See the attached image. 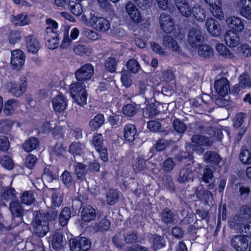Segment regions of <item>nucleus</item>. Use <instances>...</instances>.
I'll list each match as a JSON object with an SVG mask.
<instances>
[{
	"mask_svg": "<svg viewBox=\"0 0 251 251\" xmlns=\"http://www.w3.org/2000/svg\"><path fill=\"white\" fill-rule=\"evenodd\" d=\"M0 163L2 166L9 170H12L14 166L13 161L10 157L6 156L0 157Z\"/></svg>",
	"mask_w": 251,
	"mask_h": 251,
	"instance_id": "603ef678",
	"label": "nucleus"
},
{
	"mask_svg": "<svg viewBox=\"0 0 251 251\" xmlns=\"http://www.w3.org/2000/svg\"><path fill=\"white\" fill-rule=\"evenodd\" d=\"M21 202L26 205H30L35 201V197L33 192L27 191L24 192L20 197Z\"/></svg>",
	"mask_w": 251,
	"mask_h": 251,
	"instance_id": "a19ab883",
	"label": "nucleus"
},
{
	"mask_svg": "<svg viewBox=\"0 0 251 251\" xmlns=\"http://www.w3.org/2000/svg\"><path fill=\"white\" fill-rule=\"evenodd\" d=\"M96 217L95 209L91 205H86L83 207L81 212V217L85 222L93 221Z\"/></svg>",
	"mask_w": 251,
	"mask_h": 251,
	"instance_id": "5701e85b",
	"label": "nucleus"
},
{
	"mask_svg": "<svg viewBox=\"0 0 251 251\" xmlns=\"http://www.w3.org/2000/svg\"><path fill=\"white\" fill-rule=\"evenodd\" d=\"M52 104L54 110L60 113L66 108L67 100L64 96L58 95L52 99Z\"/></svg>",
	"mask_w": 251,
	"mask_h": 251,
	"instance_id": "6ab92c4d",
	"label": "nucleus"
},
{
	"mask_svg": "<svg viewBox=\"0 0 251 251\" xmlns=\"http://www.w3.org/2000/svg\"><path fill=\"white\" fill-rule=\"evenodd\" d=\"M251 217V207L244 205L240 210V214L235 215L229 221V226L233 229H238L243 221Z\"/></svg>",
	"mask_w": 251,
	"mask_h": 251,
	"instance_id": "7ed1b4c3",
	"label": "nucleus"
},
{
	"mask_svg": "<svg viewBox=\"0 0 251 251\" xmlns=\"http://www.w3.org/2000/svg\"><path fill=\"white\" fill-rule=\"evenodd\" d=\"M69 92L72 98L79 105L86 104L87 93L84 82L78 81L72 83L69 87Z\"/></svg>",
	"mask_w": 251,
	"mask_h": 251,
	"instance_id": "f03ea898",
	"label": "nucleus"
},
{
	"mask_svg": "<svg viewBox=\"0 0 251 251\" xmlns=\"http://www.w3.org/2000/svg\"><path fill=\"white\" fill-rule=\"evenodd\" d=\"M104 118L102 114H97L89 122V126L91 130L94 131L99 128L104 123Z\"/></svg>",
	"mask_w": 251,
	"mask_h": 251,
	"instance_id": "2f4dec72",
	"label": "nucleus"
},
{
	"mask_svg": "<svg viewBox=\"0 0 251 251\" xmlns=\"http://www.w3.org/2000/svg\"><path fill=\"white\" fill-rule=\"evenodd\" d=\"M117 61L115 57L107 58L104 64L105 70L110 73L115 72L116 70Z\"/></svg>",
	"mask_w": 251,
	"mask_h": 251,
	"instance_id": "a18cd8bd",
	"label": "nucleus"
},
{
	"mask_svg": "<svg viewBox=\"0 0 251 251\" xmlns=\"http://www.w3.org/2000/svg\"><path fill=\"white\" fill-rule=\"evenodd\" d=\"M146 161L142 158H138L133 166V169L136 172H140L146 168Z\"/></svg>",
	"mask_w": 251,
	"mask_h": 251,
	"instance_id": "680f3d73",
	"label": "nucleus"
},
{
	"mask_svg": "<svg viewBox=\"0 0 251 251\" xmlns=\"http://www.w3.org/2000/svg\"><path fill=\"white\" fill-rule=\"evenodd\" d=\"M15 191L14 188H10L6 190L2 195V198L6 201H11L9 204V209L12 217H14L16 212V196Z\"/></svg>",
	"mask_w": 251,
	"mask_h": 251,
	"instance_id": "a211bd4d",
	"label": "nucleus"
},
{
	"mask_svg": "<svg viewBox=\"0 0 251 251\" xmlns=\"http://www.w3.org/2000/svg\"><path fill=\"white\" fill-rule=\"evenodd\" d=\"M192 14L195 19L199 22L204 21L206 18L204 10L199 6L193 7Z\"/></svg>",
	"mask_w": 251,
	"mask_h": 251,
	"instance_id": "e433bc0d",
	"label": "nucleus"
},
{
	"mask_svg": "<svg viewBox=\"0 0 251 251\" xmlns=\"http://www.w3.org/2000/svg\"><path fill=\"white\" fill-rule=\"evenodd\" d=\"M77 0H70L69 1V8L72 13L75 16H79L82 13V5Z\"/></svg>",
	"mask_w": 251,
	"mask_h": 251,
	"instance_id": "72a5a7b5",
	"label": "nucleus"
},
{
	"mask_svg": "<svg viewBox=\"0 0 251 251\" xmlns=\"http://www.w3.org/2000/svg\"><path fill=\"white\" fill-rule=\"evenodd\" d=\"M94 74V68L90 63H87L77 70L75 76L78 81H84L90 79Z\"/></svg>",
	"mask_w": 251,
	"mask_h": 251,
	"instance_id": "20e7f679",
	"label": "nucleus"
},
{
	"mask_svg": "<svg viewBox=\"0 0 251 251\" xmlns=\"http://www.w3.org/2000/svg\"><path fill=\"white\" fill-rule=\"evenodd\" d=\"M120 193L116 190H110L106 196V201L109 205H113L118 201Z\"/></svg>",
	"mask_w": 251,
	"mask_h": 251,
	"instance_id": "37998d69",
	"label": "nucleus"
},
{
	"mask_svg": "<svg viewBox=\"0 0 251 251\" xmlns=\"http://www.w3.org/2000/svg\"><path fill=\"white\" fill-rule=\"evenodd\" d=\"M50 244L53 249L60 250L65 244V240L61 233L56 232L51 237Z\"/></svg>",
	"mask_w": 251,
	"mask_h": 251,
	"instance_id": "b1692460",
	"label": "nucleus"
},
{
	"mask_svg": "<svg viewBox=\"0 0 251 251\" xmlns=\"http://www.w3.org/2000/svg\"><path fill=\"white\" fill-rule=\"evenodd\" d=\"M226 44L230 47L238 46L240 42V37L238 33L233 30H227L225 36Z\"/></svg>",
	"mask_w": 251,
	"mask_h": 251,
	"instance_id": "aec40b11",
	"label": "nucleus"
},
{
	"mask_svg": "<svg viewBox=\"0 0 251 251\" xmlns=\"http://www.w3.org/2000/svg\"><path fill=\"white\" fill-rule=\"evenodd\" d=\"M27 86L26 77L23 76L19 82L18 89H17V94L18 93V96L22 95L26 91Z\"/></svg>",
	"mask_w": 251,
	"mask_h": 251,
	"instance_id": "e2e57ef3",
	"label": "nucleus"
},
{
	"mask_svg": "<svg viewBox=\"0 0 251 251\" xmlns=\"http://www.w3.org/2000/svg\"><path fill=\"white\" fill-rule=\"evenodd\" d=\"M245 20L236 16H231L226 21L227 25L230 28L229 30H233L236 33H240L245 28Z\"/></svg>",
	"mask_w": 251,
	"mask_h": 251,
	"instance_id": "6e6552de",
	"label": "nucleus"
},
{
	"mask_svg": "<svg viewBox=\"0 0 251 251\" xmlns=\"http://www.w3.org/2000/svg\"><path fill=\"white\" fill-rule=\"evenodd\" d=\"M51 195V204L54 207H59L62 204L63 198L56 189H53Z\"/></svg>",
	"mask_w": 251,
	"mask_h": 251,
	"instance_id": "49530a36",
	"label": "nucleus"
},
{
	"mask_svg": "<svg viewBox=\"0 0 251 251\" xmlns=\"http://www.w3.org/2000/svg\"><path fill=\"white\" fill-rule=\"evenodd\" d=\"M214 178L213 171L208 166H206L203 170L201 179L205 183H209Z\"/></svg>",
	"mask_w": 251,
	"mask_h": 251,
	"instance_id": "79ce46f5",
	"label": "nucleus"
},
{
	"mask_svg": "<svg viewBox=\"0 0 251 251\" xmlns=\"http://www.w3.org/2000/svg\"><path fill=\"white\" fill-rule=\"evenodd\" d=\"M85 149V146L80 142H73L69 146V151L74 155H80L83 154Z\"/></svg>",
	"mask_w": 251,
	"mask_h": 251,
	"instance_id": "c756f323",
	"label": "nucleus"
},
{
	"mask_svg": "<svg viewBox=\"0 0 251 251\" xmlns=\"http://www.w3.org/2000/svg\"><path fill=\"white\" fill-rule=\"evenodd\" d=\"M103 137L101 134L95 133L93 137V145L94 146L96 150H100L102 147H104L103 144Z\"/></svg>",
	"mask_w": 251,
	"mask_h": 251,
	"instance_id": "5fc2aeb1",
	"label": "nucleus"
},
{
	"mask_svg": "<svg viewBox=\"0 0 251 251\" xmlns=\"http://www.w3.org/2000/svg\"><path fill=\"white\" fill-rule=\"evenodd\" d=\"M162 221L165 224H170L175 220V215L169 209L166 208L161 213Z\"/></svg>",
	"mask_w": 251,
	"mask_h": 251,
	"instance_id": "ea45409f",
	"label": "nucleus"
},
{
	"mask_svg": "<svg viewBox=\"0 0 251 251\" xmlns=\"http://www.w3.org/2000/svg\"><path fill=\"white\" fill-rule=\"evenodd\" d=\"M80 243L78 237L71 238L70 240V248L71 251H81Z\"/></svg>",
	"mask_w": 251,
	"mask_h": 251,
	"instance_id": "774afa93",
	"label": "nucleus"
},
{
	"mask_svg": "<svg viewBox=\"0 0 251 251\" xmlns=\"http://www.w3.org/2000/svg\"><path fill=\"white\" fill-rule=\"evenodd\" d=\"M45 39L50 46V49H54L59 42V34L56 30L51 29L50 27L46 29Z\"/></svg>",
	"mask_w": 251,
	"mask_h": 251,
	"instance_id": "f3484780",
	"label": "nucleus"
},
{
	"mask_svg": "<svg viewBox=\"0 0 251 251\" xmlns=\"http://www.w3.org/2000/svg\"><path fill=\"white\" fill-rule=\"evenodd\" d=\"M16 102L14 99L7 100L4 104L3 112L6 115H11L14 112Z\"/></svg>",
	"mask_w": 251,
	"mask_h": 251,
	"instance_id": "6e6d98bb",
	"label": "nucleus"
},
{
	"mask_svg": "<svg viewBox=\"0 0 251 251\" xmlns=\"http://www.w3.org/2000/svg\"><path fill=\"white\" fill-rule=\"evenodd\" d=\"M210 10L213 16L218 19L221 20L224 17V14L222 9V4L220 0H216L212 4H209Z\"/></svg>",
	"mask_w": 251,
	"mask_h": 251,
	"instance_id": "bb28decb",
	"label": "nucleus"
},
{
	"mask_svg": "<svg viewBox=\"0 0 251 251\" xmlns=\"http://www.w3.org/2000/svg\"><path fill=\"white\" fill-rule=\"evenodd\" d=\"M81 251H87L91 247V242L85 237H78Z\"/></svg>",
	"mask_w": 251,
	"mask_h": 251,
	"instance_id": "864d4df0",
	"label": "nucleus"
},
{
	"mask_svg": "<svg viewBox=\"0 0 251 251\" xmlns=\"http://www.w3.org/2000/svg\"><path fill=\"white\" fill-rule=\"evenodd\" d=\"M75 173L77 179L82 180L86 174V165L80 162H76L75 166Z\"/></svg>",
	"mask_w": 251,
	"mask_h": 251,
	"instance_id": "f704fd0d",
	"label": "nucleus"
},
{
	"mask_svg": "<svg viewBox=\"0 0 251 251\" xmlns=\"http://www.w3.org/2000/svg\"><path fill=\"white\" fill-rule=\"evenodd\" d=\"M162 44L167 49L174 51H179V47L176 41L172 37L166 35L163 37Z\"/></svg>",
	"mask_w": 251,
	"mask_h": 251,
	"instance_id": "a878e982",
	"label": "nucleus"
},
{
	"mask_svg": "<svg viewBox=\"0 0 251 251\" xmlns=\"http://www.w3.org/2000/svg\"><path fill=\"white\" fill-rule=\"evenodd\" d=\"M138 109L132 104H128L123 107L122 111L124 115L131 117L134 116L137 112Z\"/></svg>",
	"mask_w": 251,
	"mask_h": 251,
	"instance_id": "de8ad7c7",
	"label": "nucleus"
},
{
	"mask_svg": "<svg viewBox=\"0 0 251 251\" xmlns=\"http://www.w3.org/2000/svg\"><path fill=\"white\" fill-rule=\"evenodd\" d=\"M241 161L245 164H250L251 163V154L249 151L243 150L240 154Z\"/></svg>",
	"mask_w": 251,
	"mask_h": 251,
	"instance_id": "338daca9",
	"label": "nucleus"
},
{
	"mask_svg": "<svg viewBox=\"0 0 251 251\" xmlns=\"http://www.w3.org/2000/svg\"><path fill=\"white\" fill-rule=\"evenodd\" d=\"M126 11L130 20L135 23H139L142 20V16L138 9L131 1H128L125 4Z\"/></svg>",
	"mask_w": 251,
	"mask_h": 251,
	"instance_id": "9d476101",
	"label": "nucleus"
},
{
	"mask_svg": "<svg viewBox=\"0 0 251 251\" xmlns=\"http://www.w3.org/2000/svg\"><path fill=\"white\" fill-rule=\"evenodd\" d=\"M214 88L219 95L225 97L227 94L229 88L228 80L225 77L216 80L214 83Z\"/></svg>",
	"mask_w": 251,
	"mask_h": 251,
	"instance_id": "dca6fc26",
	"label": "nucleus"
},
{
	"mask_svg": "<svg viewBox=\"0 0 251 251\" xmlns=\"http://www.w3.org/2000/svg\"><path fill=\"white\" fill-rule=\"evenodd\" d=\"M159 24L162 29L167 33H171L174 29V21L169 14L163 13L159 18Z\"/></svg>",
	"mask_w": 251,
	"mask_h": 251,
	"instance_id": "4468645a",
	"label": "nucleus"
},
{
	"mask_svg": "<svg viewBox=\"0 0 251 251\" xmlns=\"http://www.w3.org/2000/svg\"><path fill=\"white\" fill-rule=\"evenodd\" d=\"M198 53L202 57L209 58L213 55V50L208 45L203 44L199 48Z\"/></svg>",
	"mask_w": 251,
	"mask_h": 251,
	"instance_id": "c9c22d12",
	"label": "nucleus"
},
{
	"mask_svg": "<svg viewBox=\"0 0 251 251\" xmlns=\"http://www.w3.org/2000/svg\"><path fill=\"white\" fill-rule=\"evenodd\" d=\"M127 69L133 73H137L140 69L138 62L134 59L129 60L126 63Z\"/></svg>",
	"mask_w": 251,
	"mask_h": 251,
	"instance_id": "3c124183",
	"label": "nucleus"
},
{
	"mask_svg": "<svg viewBox=\"0 0 251 251\" xmlns=\"http://www.w3.org/2000/svg\"><path fill=\"white\" fill-rule=\"evenodd\" d=\"M239 81L237 86H235V92H238L241 89H246L251 86V80L249 75L246 74H242L239 78Z\"/></svg>",
	"mask_w": 251,
	"mask_h": 251,
	"instance_id": "c85d7f7f",
	"label": "nucleus"
},
{
	"mask_svg": "<svg viewBox=\"0 0 251 251\" xmlns=\"http://www.w3.org/2000/svg\"><path fill=\"white\" fill-rule=\"evenodd\" d=\"M175 165L176 164L172 158L169 157L167 158L162 163V167L163 172L166 173L171 172L174 168Z\"/></svg>",
	"mask_w": 251,
	"mask_h": 251,
	"instance_id": "09e8293b",
	"label": "nucleus"
},
{
	"mask_svg": "<svg viewBox=\"0 0 251 251\" xmlns=\"http://www.w3.org/2000/svg\"><path fill=\"white\" fill-rule=\"evenodd\" d=\"M216 49L218 53L225 58H232L234 57V55L230 52L229 50L222 44H217L216 46Z\"/></svg>",
	"mask_w": 251,
	"mask_h": 251,
	"instance_id": "4c0bfd02",
	"label": "nucleus"
},
{
	"mask_svg": "<svg viewBox=\"0 0 251 251\" xmlns=\"http://www.w3.org/2000/svg\"><path fill=\"white\" fill-rule=\"evenodd\" d=\"M33 233L39 237H44L49 231V223L45 212L38 211L32 223Z\"/></svg>",
	"mask_w": 251,
	"mask_h": 251,
	"instance_id": "f257e3e1",
	"label": "nucleus"
},
{
	"mask_svg": "<svg viewBox=\"0 0 251 251\" xmlns=\"http://www.w3.org/2000/svg\"><path fill=\"white\" fill-rule=\"evenodd\" d=\"M26 48L28 52L36 53L40 48L39 40L34 36L29 35L25 38Z\"/></svg>",
	"mask_w": 251,
	"mask_h": 251,
	"instance_id": "412c9836",
	"label": "nucleus"
},
{
	"mask_svg": "<svg viewBox=\"0 0 251 251\" xmlns=\"http://www.w3.org/2000/svg\"><path fill=\"white\" fill-rule=\"evenodd\" d=\"M82 34L86 38L92 40H96L99 38V35L95 31L88 28H84Z\"/></svg>",
	"mask_w": 251,
	"mask_h": 251,
	"instance_id": "052dcab7",
	"label": "nucleus"
},
{
	"mask_svg": "<svg viewBox=\"0 0 251 251\" xmlns=\"http://www.w3.org/2000/svg\"><path fill=\"white\" fill-rule=\"evenodd\" d=\"M70 217V209L68 207H65L62 209L59 216V221L61 226H64L67 225Z\"/></svg>",
	"mask_w": 251,
	"mask_h": 251,
	"instance_id": "473e14b6",
	"label": "nucleus"
},
{
	"mask_svg": "<svg viewBox=\"0 0 251 251\" xmlns=\"http://www.w3.org/2000/svg\"><path fill=\"white\" fill-rule=\"evenodd\" d=\"M61 179L63 183L67 187H70L73 183V178L71 173L65 171L61 176Z\"/></svg>",
	"mask_w": 251,
	"mask_h": 251,
	"instance_id": "13d9d810",
	"label": "nucleus"
},
{
	"mask_svg": "<svg viewBox=\"0 0 251 251\" xmlns=\"http://www.w3.org/2000/svg\"><path fill=\"white\" fill-rule=\"evenodd\" d=\"M196 167L192 164H188L183 167L178 175V180L180 183H186L194 178V172Z\"/></svg>",
	"mask_w": 251,
	"mask_h": 251,
	"instance_id": "0eeeda50",
	"label": "nucleus"
},
{
	"mask_svg": "<svg viewBox=\"0 0 251 251\" xmlns=\"http://www.w3.org/2000/svg\"><path fill=\"white\" fill-rule=\"evenodd\" d=\"M25 58V53L22 50L17 49V72L24 69Z\"/></svg>",
	"mask_w": 251,
	"mask_h": 251,
	"instance_id": "c03bdc74",
	"label": "nucleus"
},
{
	"mask_svg": "<svg viewBox=\"0 0 251 251\" xmlns=\"http://www.w3.org/2000/svg\"><path fill=\"white\" fill-rule=\"evenodd\" d=\"M166 241L163 236L154 235L152 238V247L156 250L163 248L165 246Z\"/></svg>",
	"mask_w": 251,
	"mask_h": 251,
	"instance_id": "58836bf2",
	"label": "nucleus"
},
{
	"mask_svg": "<svg viewBox=\"0 0 251 251\" xmlns=\"http://www.w3.org/2000/svg\"><path fill=\"white\" fill-rule=\"evenodd\" d=\"M230 244L237 251H245L249 246V242L245 236L238 235L232 238Z\"/></svg>",
	"mask_w": 251,
	"mask_h": 251,
	"instance_id": "9b49d317",
	"label": "nucleus"
},
{
	"mask_svg": "<svg viewBox=\"0 0 251 251\" xmlns=\"http://www.w3.org/2000/svg\"><path fill=\"white\" fill-rule=\"evenodd\" d=\"M175 5L181 16L186 18L191 16L193 7L187 0H175Z\"/></svg>",
	"mask_w": 251,
	"mask_h": 251,
	"instance_id": "ddd939ff",
	"label": "nucleus"
},
{
	"mask_svg": "<svg viewBox=\"0 0 251 251\" xmlns=\"http://www.w3.org/2000/svg\"><path fill=\"white\" fill-rule=\"evenodd\" d=\"M90 23L92 26L97 31L105 32L110 28L109 21L106 18L91 15Z\"/></svg>",
	"mask_w": 251,
	"mask_h": 251,
	"instance_id": "39448f33",
	"label": "nucleus"
},
{
	"mask_svg": "<svg viewBox=\"0 0 251 251\" xmlns=\"http://www.w3.org/2000/svg\"><path fill=\"white\" fill-rule=\"evenodd\" d=\"M203 37L201 31L197 27L190 29L188 35V42L192 48H197L203 42Z\"/></svg>",
	"mask_w": 251,
	"mask_h": 251,
	"instance_id": "423d86ee",
	"label": "nucleus"
},
{
	"mask_svg": "<svg viewBox=\"0 0 251 251\" xmlns=\"http://www.w3.org/2000/svg\"><path fill=\"white\" fill-rule=\"evenodd\" d=\"M195 194L200 201H203L206 204L211 202L213 200L212 193L205 189L202 185H200L196 188Z\"/></svg>",
	"mask_w": 251,
	"mask_h": 251,
	"instance_id": "2eb2a0df",
	"label": "nucleus"
},
{
	"mask_svg": "<svg viewBox=\"0 0 251 251\" xmlns=\"http://www.w3.org/2000/svg\"><path fill=\"white\" fill-rule=\"evenodd\" d=\"M208 32L213 37H218L222 33V28L219 22L213 18H208L205 22Z\"/></svg>",
	"mask_w": 251,
	"mask_h": 251,
	"instance_id": "f8f14e48",
	"label": "nucleus"
},
{
	"mask_svg": "<svg viewBox=\"0 0 251 251\" xmlns=\"http://www.w3.org/2000/svg\"><path fill=\"white\" fill-rule=\"evenodd\" d=\"M73 40L69 36V29L66 28L65 30L63 40L60 47L62 49H67L72 44Z\"/></svg>",
	"mask_w": 251,
	"mask_h": 251,
	"instance_id": "4d7b16f0",
	"label": "nucleus"
},
{
	"mask_svg": "<svg viewBox=\"0 0 251 251\" xmlns=\"http://www.w3.org/2000/svg\"><path fill=\"white\" fill-rule=\"evenodd\" d=\"M73 50L75 54L81 55L89 52V48L85 45L77 44L74 46Z\"/></svg>",
	"mask_w": 251,
	"mask_h": 251,
	"instance_id": "69168bd1",
	"label": "nucleus"
},
{
	"mask_svg": "<svg viewBox=\"0 0 251 251\" xmlns=\"http://www.w3.org/2000/svg\"><path fill=\"white\" fill-rule=\"evenodd\" d=\"M191 141L193 143L192 146L200 147L196 150L199 154H201L204 151V150L201 147V146H210L212 144L209 138L198 134L193 135L191 138Z\"/></svg>",
	"mask_w": 251,
	"mask_h": 251,
	"instance_id": "1a4fd4ad",
	"label": "nucleus"
},
{
	"mask_svg": "<svg viewBox=\"0 0 251 251\" xmlns=\"http://www.w3.org/2000/svg\"><path fill=\"white\" fill-rule=\"evenodd\" d=\"M238 3L242 7L240 11V15L251 20V0H240Z\"/></svg>",
	"mask_w": 251,
	"mask_h": 251,
	"instance_id": "393cba45",
	"label": "nucleus"
},
{
	"mask_svg": "<svg viewBox=\"0 0 251 251\" xmlns=\"http://www.w3.org/2000/svg\"><path fill=\"white\" fill-rule=\"evenodd\" d=\"M39 145V141L35 137H30L23 144V149L26 152H30L36 149Z\"/></svg>",
	"mask_w": 251,
	"mask_h": 251,
	"instance_id": "7c9ffc66",
	"label": "nucleus"
},
{
	"mask_svg": "<svg viewBox=\"0 0 251 251\" xmlns=\"http://www.w3.org/2000/svg\"><path fill=\"white\" fill-rule=\"evenodd\" d=\"M203 160L207 163L218 165L221 160V158L216 151H208L204 153Z\"/></svg>",
	"mask_w": 251,
	"mask_h": 251,
	"instance_id": "cd10ccee",
	"label": "nucleus"
},
{
	"mask_svg": "<svg viewBox=\"0 0 251 251\" xmlns=\"http://www.w3.org/2000/svg\"><path fill=\"white\" fill-rule=\"evenodd\" d=\"M13 124L7 120H0V131L6 133L11 128Z\"/></svg>",
	"mask_w": 251,
	"mask_h": 251,
	"instance_id": "0e129e2a",
	"label": "nucleus"
},
{
	"mask_svg": "<svg viewBox=\"0 0 251 251\" xmlns=\"http://www.w3.org/2000/svg\"><path fill=\"white\" fill-rule=\"evenodd\" d=\"M137 130L135 126L131 124H126L123 131V137L125 141L129 142L133 141L135 139Z\"/></svg>",
	"mask_w": 251,
	"mask_h": 251,
	"instance_id": "4be33fe9",
	"label": "nucleus"
},
{
	"mask_svg": "<svg viewBox=\"0 0 251 251\" xmlns=\"http://www.w3.org/2000/svg\"><path fill=\"white\" fill-rule=\"evenodd\" d=\"M173 126L174 129L178 133H183L186 129L185 124L178 119L174 121Z\"/></svg>",
	"mask_w": 251,
	"mask_h": 251,
	"instance_id": "bf43d9fd",
	"label": "nucleus"
},
{
	"mask_svg": "<svg viewBox=\"0 0 251 251\" xmlns=\"http://www.w3.org/2000/svg\"><path fill=\"white\" fill-rule=\"evenodd\" d=\"M112 241L115 246L120 249L122 248L126 244L124 240V235L121 232L115 234L113 237Z\"/></svg>",
	"mask_w": 251,
	"mask_h": 251,
	"instance_id": "8fccbe9b",
	"label": "nucleus"
}]
</instances>
